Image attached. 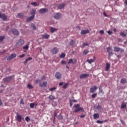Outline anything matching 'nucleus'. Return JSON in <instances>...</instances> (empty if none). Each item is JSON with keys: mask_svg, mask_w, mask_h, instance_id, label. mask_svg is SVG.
Returning <instances> with one entry per match:
<instances>
[{"mask_svg": "<svg viewBox=\"0 0 127 127\" xmlns=\"http://www.w3.org/2000/svg\"><path fill=\"white\" fill-rule=\"evenodd\" d=\"M98 89V86L94 85L93 87H91L90 89V92L91 93H95Z\"/></svg>", "mask_w": 127, "mask_h": 127, "instance_id": "4", "label": "nucleus"}, {"mask_svg": "<svg viewBox=\"0 0 127 127\" xmlns=\"http://www.w3.org/2000/svg\"><path fill=\"white\" fill-rule=\"evenodd\" d=\"M30 60H32V58L30 57V58H27V59L25 60V62H24V64L25 65H26V64H27V62H28V61H30Z\"/></svg>", "mask_w": 127, "mask_h": 127, "instance_id": "26", "label": "nucleus"}, {"mask_svg": "<svg viewBox=\"0 0 127 127\" xmlns=\"http://www.w3.org/2000/svg\"><path fill=\"white\" fill-rule=\"evenodd\" d=\"M50 31H51V32L53 33V32H54L55 31H57V29L51 27L50 28Z\"/></svg>", "mask_w": 127, "mask_h": 127, "instance_id": "30", "label": "nucleus"}, {"mask_svg": "<svg viewBox=\"0 0 127 127\" xmlns=\"http://www.w3.org/2000/svg\"><path fill=\"white\" fill-rule=\"evenodd\" d=\"M54 17L55 19H59L61 17V13L58 12L55 14Z\"/></svg>", "mask_w": 127, "mask_h": 127, "instance_id": "10", "label": "nucleus"}, {"mask_svg": "<svg viewBox=\"0 0 127 127\" xmlns=\"http://www.w3.org/2000/svg\"><path fill=\"white\" fill-rule=\"evenodd\" d=\"M40 87H46L47 86V82L45 81L42 84H40Z\"/></svg>", "mask_w": 127, "mask_h": 127, "instance_id": "28", "label": "nucleus"}, {"mask_svg": "<svg viewBox=\"0 0 127 127\" xmlns=\"http://www.w3.org/2000/svg\"><path fill=\"white\" fill-rule=\"evenodd\" d=\"M127 107V103H125V102H122L121 104V109H125Z\"/></svg>", "mask_w": 127, "mask_h": 127, "instance_id": "25", "label": "nucleus"}, {"mask_svg": "<svg viewBox=\"0 0 127 127\" xmlns=\"http://www.w3.org/2000/svg\"><path fill=\"white\" fill-rule=\"evenodd\" d=\"M27 88L28 89H33V86H32V85L29 83L27 85Z\"/></svg>", "mask_w": 127, "mask_h": 127, "instance_id": "38", "label": "nucleus"}, {"mask_svg": "<svg viewBox=\"0 0 127 127\" xmlns=\"http://www.w3.org/2000/svg\"><path fill=\"white\" fill-rule=\"evenodd\" d=\"M31 27L34 30H36V27L35 26V25L34 23H31Z\"/></svg>", "mask_w": 127, "mask_h": 127, "instance_id": "32", "label": "nucleus"}, {"mask_svg": "<svg viewBox=\"0 0 127 127\" xmlns=\"http://www.w3.org/2000/svg\"><path fill=\"white\" fill-rule=\"evenodd\" d=\"M90 31L88 30H82L81 31V34L84 35V34H87V33H89Z\"/></svg>", "mask_w": 127, "mask_h": 127, "instance_id": "18", "label": "nucleus"}, {"mask_svg": "<svg viewBox=\"0 0 127 127\" xmlns=\"http://www.w3.org/2000/svg\"><path fill=\"white\" fill-rule=\"evenodd\" d=\"M0 18H1L2 20L5 21L7 18V16L4 14H2L0 13Z\"/></svg>", "mask_w": 127, "mask_h": 127, "instance_id": "6", "label": "nucleus"}, {"mask_svg": "<svg viewBox=\"0 0 127 127\" xmlns=\"http://www.w3.org/2000/svg\"><path fill=\"white\" fill-rule=\"evenodd\" d=\"M81 111L82 112H84V109L82 107H79V108H76V110L73 111V113H78V112H80Z\"/></svg>", "mask_w": 127, "mask_h": 127, "instance_id": "13", "label": "nucleus"}, {"mask_svg": "<svg viewBox=\"0 0 127 127\" xmlns=\"http://www.w3.org/2000/svg\"><path fill=\"white\" fill-rule=\"evenodd\" d=\"M2 105V102H1V100L0 99V107Z\"/></svg>", "mask_w": 127, "mask_h": 127, "instance_id": "60", "label": "nucleus"}, {"mask_svg": "<svg viewBox=\"0 0 127 127\" xmlns=\"http://www.w3.org/2000/svg\"><path fill=\"white\" fill-rule=\"evenodd\" d=\"M68 85H69V83H65V84H64L63 86V88L64 89H66V88H67V86H68Z\"/></svg>", "mask_w": 127, "mask_h": 127, "instance_id": "39", "label": "nucleus"}, {"mask_svg": "<svg viewBox=\"0 0 127 127\" xmlns=\"http://www.w3.org/2000/svg\"><path fill=\"white\" fill-rule=\"evenodd\" d=\"M38 104H37V103H32L30 104V107L31 109H33L34 108V106L36 107V106H37Z\"/></svg>", "mask_w": 127, "mask_h": 127, "instance_id": "24", "label": "nucleus"}, {"mask_svg": "<svg viewBox=\"0 0 127 127\" xmlns=\"http://www.w3.org/2000/svg\"><path fill=\"white\" fill-rule=\"evenodd\" d=\"M31 4L32 5H34V6H37V5H39L38 4H37V2H33L31 3Z\"/></svg>", "mask_w": 127, "mask_h": 127, "instance_id": "35", "label": "nucleus"}, {"mask_svg": "<svg viewBox=\"0 0 127 127\" xmlns=\"http://www.w3.org/2000/svg\"><path fill=\"white\" fill-rule=\"evenodd\" d=\"M40 80H39V79H37L36 81H35V83L36 84H37V83H38V82H39Z\"/></svg>", "mask_w": 127, "mask_h": 127, "instance_id": "58", "label": "nucleus"}, {"mask_svg": "<svg viewBox=\"0 0 127 127\" xmlns=\"http://www.w3.org/2000/svg\"><path fill=\"white\" fill-rule=\"evenodd\" d=\"M120 35L123 36V37H126L127 36V34L123 32H120Z\"/></svg>", "mask_w": 127, "mask_h": 127, "instance_id": "36", "label": "nucleus"}, {"mask_svg": "<svg viewBox=\"0 0 127 127\" xmlns=\"http://www.w3.org/2000/svg\"><path fill=\"white\" fill-rule=\"evenodd\" d=\"M49 100H55V99H56V98H55L54 97V96L51 95L49 96Z\"/></svg>", "mask_w": 127, "mask_h": 127, "instance_id": "31", "label": "nucleus"}, {"mask_svg": "<svg viewBox=\"0 0 127 127\" xmlns=\"http://www.w3.org/2000/svg\"><path fill=\"white\" fill-rule=\"evenodd\" d=\"M25 120L26 122H29L30 121V118L29 117H28V116H27V117H26Z\"/></svg>", "mask_w": 127, "mask_h": 127, "instance_id": "46", "label": "nucleus"}, {"mask_svg": "<svg viewBox=\"0 0 127 127\" xmlns=\"http://www.w3.org/2000/svg\"><path fill=\"white\" fill-rule=\"evenodd\" d=\"M47 11H48V9L46 8H42L39 10V13H45V12H47Z\"/></svg>", "mask_w": 127, "mask_h": 127, "instance_id": "8", "label": "nucleus"}, {"mask_svg": "<svg viewBox=\"0 0 127 127\" xmlns=\"http://www.w3.org/2000/svg\"><path fill=\"white\" fill-rule=\"evenodd\" d=\"M59 51L58 50V49H57V48H54L51 50V52L53 53V54H57Z\"/></svg>", "mask_w": 127, "mask_h": 127, "instance_id": "11", "label": "nucleus"}, {"mask_svg": "<svg viewBox=\"0 0 127 127\" xmlns=\"http://www.w3.org/2000/svg\"><path fill=\"white\" fill-rule=\"evenodd\" d=\"M55 77L57 79H61V74H60V73L57 72L55 73Z\"/></svg>", "mask_w": 127, "mask_h": 127, "instance_id": "20", "label": "nucleus"}, {"mask_svg": "<svg viewBox=\"0 0 127 127\" xmlns=\"http://www.w3.org/2000/svg\"><path fill=\"white\" fill-rule=\"evenodd\" d=\"M117 57L118 58H121V55H117Z\"/></svg>", "mask_w": 127, "mask_h": 127, "instance_id": "63", "label": "nucleus"}, {"mask_svg": "<svg viewBox=\"0 0 127 127\" xmlns=\"http://www.w3.org/2000/svg\"><path fill=\"white\" fill-rule=\"evenodd\" d=\"M16 57V54H12L7 58V60L8 61H9V60H11V59H12L13 58H15Z\"/></svg>", "mask_w": 127, "mask_h": 127, "instance_id": "5", "label": "nucleus"}, {"mask_svg": "<svg viewBox=\"0 0 127 127\" xmlns=\"http://www.w3.org/2000/svg\"><path fill=\"white\" fill-rule=\"evenodd\" d=\"M121 83H122V84H126V83H127V80L125 78H122L121 80Z\"/></svg>", "mask_w": 127, "mask_h": 127, "instance_id": "33", "label": "nucleus"}, {"mask_svg": "<svg viewBox=\"0 0 127 127\" xmlns=\"http://www.w3.org/2000/svg\"><path fill=\"white\" fill-rule=\"evenodd\" d=\"M88 44L87 43H84L82 45V46H81L82 48H84L85 47V46H88Z\"/></svg>", "mask_w": 127, "mask_h": 127, "instance_id": "40", "label": "nucleus"}, {"mask_svg": "<svg viewBox=\"0 0 127 127\" xmlns=\"http://www.w3.org/2000/svg\"><path fill=\"white\" fill-rule=\"evenodd\" d=\"M59 119L60 120H62V117L61 116H59Z\"/></svg>", "mask_w": 127, "mask_h": 127, "instance_id": "62", "label": "nucleus"}, {"mask_svg": "<svg viewBox=\"0 0 127 127\" xmlns=\"http://www.w3.org/2000/svg\"><path fill=\"white\" fill-rule=\"evenodd\" d=\"M11 30L14 35H18L19 33L18 32V31H17V30L15 29H12Z\"/></svg>", "mask_w": 127, "mask_h": 127, "instance_id": "16", "label": "nucleus"}, {"mask_svg": "<svg viewBox=\"0 0 127 127\" xmlns=\"http://www.w3.org/2000/svg\"><path fill=\"white\" fill-rule=\"evenodd\" d=\"M23 16H24V15L21 13H19L17 14V17H18L19 18H22Z\"/></svg>", "mask_w": 127, "mask_h": 127, "instance_id": "29", "label": "nucleus"}, {"mask_svg": "<svg viewBox=\"0 0 127 127\" xmlns=\"http://www.w3.org/2000/svg\"><path fill=\"white\" fill-rule=\"evenodd\" d=\"M25 56V54H22V55H20L19 57V58H23V57H24Z\"/></svg>", "mask_w": 127, "mask_h": 127, "instance_id": "52", "label": "nucleus"}, {"mask_svg": "<svg viewBox=\"0 0 127 127\" xmlns=\"http://www.w3.org/2000/svg\"><path fill=\"white\" fill-rule=\"evenodd\" d=\"M50 91L52 92V91H54V90H56V87H53L49 89Z\"/></svg>", "mask_w": 127, "mask_h": 127, "instance_id": "49", "label": "nucleus"}, {"mask_svg": "<svg viewBox=\"0 0 127 127\" xmlns=\"http://www.w3.org/2000/svg\"><path fill=\"white\" fill-rule=\"evenodd\" d=\"M83 53L84 54H85V55H87V54L89 53V51H88V50H84L83 51Z\"/></svg>", "mask_w": 127, "mask_h": 127, "instance_id": "42", "label": "nucleus"}, {"mask_svg": "<svg viewBox=\"0 0 127 127\" xmlns=\"http://www.w3.org/2000/svg\"><path fill=\"white\" fill-rule=\"evenodd\" d=\"M76 63H77L76 60H74L73 62V59H70L68 60V64H71V63H72V64H76Z\"/></svg>", "mask_w": 127, "mask_h": 127, "instance_id": "17", "label": "nucleus"}, {"mask_svg": "<svg viewBox=\"0 0 127 127\" xmlns=\"http://www.w3.org/2000/svg\"><path fill=\"white\" fill-rule=\"evenodd\" d=\"M74 108L75 109H79V108H80V105L79 104H76L74 105Z\"/></svg>", "mask_w": 127, "mask_h": 127, "instance_id": "47", "label": "nucleus"}, {"mask_svg": "<svg viewBox=\"0 0 127 127\" xmlns=\"http://www.w3.org/2000/svg\"><path fill=\"white\" fill-rule=\"evenodd\" d=\"M33 18H34V15H32L30 16L26 19L27 22H28V21H30V20H31L32 19H33Z\"/></svg>", "mask_w": 127, "mask_h": 127, "instance_id": "27", "label": "nucleus"}, {"mask_svg": "<svg viewBox=\"0 0 127 127\" xmlns=\"http://www.w3.org/2000/svg\"><path fill=\"white\" fill-rule=\"evenodd\" d=\"M20 104V105H24V102H23V99H21Z\"/></svg>", "mask_w": 127, "mask_h": 127, "instance_id": "48", "label": "nucleus"}, {"mask_svg": "<svg viewBox=\"0 0 127 127\" xmlns=\"http://www.w3.org/2000/svg\"><path fill=\"white\" fill-rule=\"evenodd\" d=\"M61 64L62 65L66 64V62L64 61H62Z\"/></svg>", "mask_w": 127, "mask_h": 127, "instance_id": "51", "label": "nucleus"}, {"mask_svg": "<svg viewBox=\"0 0 127 127\" xmlns=\"http://www.w3.org/2000/svg\"><path fill=\"white\" fill-rule=\"evenodd\" d=\"M42 39H48V38H49V37H50V35L46 33L44 35H42Z\"/></svg>", "mask_w": 127, "mask_h": 127, "instance_id": "12", "label": "nucleus"}, {"mask_svg": "<svg viewBox=\"0 0 127 127\" xmlns=\"http://www.w3.org/2000/svg\"><path fill=\"white\" fill-rule=\"evenodd\" d=\"M95 60H96V57L94 56L93 59H91L90 60L87 59L86 62H88L89 64H92L93 62H95Z\"/></svg>", "mask_w": 127, "mask_h": 127, "instance_id": "9", "label": "nucleus"}, {"mask_svg": "<svg viewBox=\"0 0 127 127\" xmlns=\"http://www.w3.org/2000/svg\"><path fill=\"white\" fill-rule=\"evenodd\" d=\"M108 53H109V57H111V56H113V52H109Z\"/></svg>", "mask_w": 127, "mask_h": 127, "instance_id": "53", "label": "nucleus"}, {"mask_svg": "<svg viewBox=\"0 0 127 127\" xmlns=\"http://www.w3.org/2000/svg\"><path fill=\"white\" fill-rule=\"evenodd\" d=\"M35 13H36V11L34 9H33L31 12V14H32V15H34V16H35Z\"/></svg>", "mask_w": 127, "mask_h": 127, "instance_id": "37", "label": "nucleus"}, {"mask_svg": "<svg viewBox=\"0 0 127 127\" xmlns=\"http://www.w3.org/2000/svg\"><path fill=\"white\" fill-rule=\"evenodd\" d=\"M93 118H94V119H99L100 118V114H99V113L94 114Z\"/></svg>", "mask_w": 127, "mask_h": 127, "instance_id": "23", "label": "nucleus"}, {"mask_svg": "<svg viewBox=\"0 0 127 127\" xmlns=\"http://www.w3.org/2000/svg\"><path fill=\"white\" fill-rule=\"evenodd\" d=\"M81 111L82 112H84V109L82 107H79V108H76V110L73 111V113H78V112H80Z\"/></svg>", "mask_w": 127, "mask_h": 127, "instance_id": "14", "label": "nucleus"}, {"mask_svg": "<svg viewBox=\"0 0 127 127\" xmlns=\"http://www.w3.org/2000/svg\"><path fill=\"white\" fill-rule=\"evenodd\" d=\"M85 117H86V115H80V116L81 119H83V118H85Z\"/></svg>", "mask_w": 127, "mask_h": 127, "instance_id": "57", "label": "nucleus"}, {"mask_svg": "<svg viewBox=\"0 0 127 127\" xmlns=\"http://www.w3.org/2000/svg\"><path fill=\"white\" fill-rule=\"evenodd\" d=\"M96 123H97V124H103V123H104V121H100V120H97V121H96Z\"/></svg>", "mask_w": 127, "mask_h": 127, "instance_id": "50", "label": "nucleus"}, {"mask_svg": "<svg viewBox=\"0 0 127 127\" xmlns=\"http://www.w3.org/2000/svg\"><path fill=\"white\" fill-rule=\"evenodd\" d=\"M69 44L71 46H73L75 44V41L71 40L69 42Z\"/></svg>", "mask_w": 127, "mask_h": 127, "instance_id": "34", "label": "nucleus"}, {"mask_svg": "<svg viewBox=\"0 0 127 127\" xmlns=\"http://www.w3.org/2000/svg\"><path fill=\"white\" fill-rule=\"evenodd\" d=\"M65 54L64 53H62L60 56V58H64V57H65Z\"/></svg>", "mask_w": 127, "mask_h": 127, "instance_id": "44", "label": "nucleus"}, {"mask_svg": "<svg viewBox=\"0 0 127 127\" xmlns=\"http://www.w3.org/2000/svg\"><path fill=\"white\" fill-rule=\"evenodd\" d=\"M57 116V113L56 112H54V120H55V117Z\"/></svg>", "mask_w": 127, "mask_h": 127, "instance_id": "54", "label": "nucleus"}, {"mask_svg": "<svg viewBox=\"0 0 127 127\" xmlns=\"http://www.w3.org/2000/svg\"><path fill=\"white\" fill-rule=\"evenodd\" d=\"M65 5H66V4H65V3H63L62 4H60L58 5V8L59 9H62V8H64V7H65Z\"/></svg>", "mask_w": 127, "mask_h": 127, "instance_id": "15", "label": "nucleus"}, {"mask_svg": "<svg viewBox=\"0 0 127 127\" xmlns=\"http://www.w3.org/2000/svg\"><path fill=\"white\" fill-rule=\"evenodd\" d=\"M110 68H111V64L108 63H106L105 66V71H108V70H110Z\"/></svg>", "mask_w": 127, "mask_h": 127, "instance_id": "21", "label": "nucleus"}, {"mask_svg": "<svg viewBox=\"0 0 127 127\" xmlns=\"http://www.w3.org/2000/svg\"><path fill=\"white\" fill-rule=\"evenodd\" d=\"M24 44V40L23 39H19L16 42L17 46H22Z\"/></svg>", "mask_w": 127, "mask_h": 127, "instance_id": "1", "label": "nucleus"}, {"mask_svg": "<svg viewBox=\"0 0 127 127\" xmlns=\"http://www.w3.org/2000/svg\"><path fill=\"white\" fill-rule=\"evenodd\" d=\"M88 76H89V74L82 73L80 74L79 78L80 79H84V78H88Z\"/></svg>", "mask_w": 127, "mask_h": 127, "instance_id": "7", "label": "nucleus"}, {"mask_svg": "<svg viewBox=\"0 0 127 127\" xmlns=\"http://www.w3.org/2000/svg\"><path fill=\"white\" fill-rule=\"evenodd\" d=\"M107 51L108 53H110V52H111V51H112V49H111L110 47H108L107 49Z\"/></svg>", "mask_w": 127, "mask_h": 127, "instance_id": "43", "label": "nucleus"}, {"mask_svg": "<svg viewBox=\"0 0 127 127\" xmlns=\"http://www.w3.org/2000/svg\"><path fill=\"white\" fill-rule=\"evenodd\" d=\"M91 97L92 99H94V98H96L97 97V93H93Z\"/></svg>", "mask_w": 127, "mask_h": 127, "instance_id": "45", "label": "nucleus"}, {"mask_svg": "<svg viewBox=\"0 0 127 127\" xmlns=\"http://www.w3.org/2000/svg\"><path fill=\"white\" fill-rule=\"evenodd\" d=\"M99 33H100V34H104V30H101L99 31Z\"/></svg>", "mask_w": 127, "mask_h": 127, "instance_id": "56", "label": "nucleus"}, {"mask_svg": "<svg viewBox=\"0 0 127 127\" xmlns=\"http://www.w3.org/2000/svg\"><path fill=\"white\" fill-rule=\"evenodd\" d=\"M30 44V43H28L26 46L23 47V49H24V50H28V48H29Z\"/></svg>", "mask_w": 127, "mask_h": 127, "instance_id": "22", "label": "nucleus"}, {"mask_svg": "<svg viewBox=\"0 0 127 127\" xmlns=\"http://www.w3.org/2000/svg\"><path fill=\"white\" fill-rule=\"evenodd\" d=\"M11 80V76H9L8 77H6L3 78V81L6 83V82H9V81H10Z\"/></svg>", "mask_w": 127, "mask_h": 127, "instance_id": "19", "label": "nucleus"}, {"mask_svg": "<svg viewBox=\"0 0 127 127\" xmlns=\"http://www.w3.org/2000/svg\"><path fill=\"white\" fill-rule=\"evenodd\" d=\"M4 36H0V42H1L4 39Z\"/></svg>", "mask_w": 127, "mask_h": 127, "instance_id": "41", "label": "nucleus"}, {"mask_svg": "<svg viewBox=\"0 0 127 127\" xmlns=\"http://www.w3.org/2000/svg\"><path fill=\"white\" fill-rule=\"evenodd\" d=\"M107 33L109 34V35H111V34H112L113 32L111 31H108Z\"/></svg>", "mask_w": 127, "mask_h": 127, "instance_id": "55", "label": "nucleus"}, {"mask_svg": "<svg viewBox=\"0 0 127 127\" xmlns=\"http://www.w3.org/2000/svg\"><path fill=\"white\" fill-rule=\"evenodd\" d=\"M115 52H121L123 53L125 52V51L122 48H119V47H114Z\"/></svg>", "mask_w": 127, "mask_h": 127, "instance_id": "2", "label": "nucleus"}, {"mask_svg": "<svg viewBox=\"0 0 127 127\" xmlns=\"http://www.w3.org/2000/svg\"><path fill=\"white\" fill-rule=\"evenodd\" d=\"M99 93H103V89L99 90Z\"/></svg>", "mask_w": 127, "mask_h": 127, "instance_id": "64", "label": "nucleus"}, {"mask_svg": "<svg viewBox=\"0 0 127 127\" xmlns=\"http://www.w3.org/2000/svg\"><path fill=\"white\" fill-rule=\"evenodd\" d=\"M62 85H63V82H60L59 83V86H62Z\"/></svg>", "mask_w": 127, "mask_h": 127, "instance_id": "61", "label": "nucleus"}, {"mask_svg": "<svg viewBox=\"0 0 127 127\" xmlns=\"http://www.w3.org/2000/svg\"><path fill=\"white\" fill-rule=\"evenodd\" d=\"M15 119L17 122L20 123L21 122V120H22V116L18 114H17L16 116H15Z\"/></svg>", "mask_w": 127, "mask_h": 127, "instance_id": "3", "label": "nucleus"}, {"mask_svg": "<svg viewBox=\"0 0 127 127\" xmlns=\"http://www.w3.org/2000/svg\"><path fill=\"white\" fill-rule=\"evenodd\" d=\"M108 121H109L108 120H105L104 121H102V122H103V123H107L108 122Z\"/></svg>", "mask_w": 127, "mask_h": 127, "instance_id": "59", "label": "nucleus"}]
</instances>
